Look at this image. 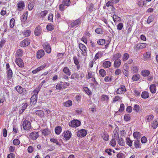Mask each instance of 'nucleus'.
<instances>
[{
	"instance_id": "1",
	"label": "nucleus",
	"mask_w": 158,
	"mask_h": 158,
	"mask_svg": "<svg viewBox=\"0 0 158 158\" xmlns=\"http://www.w3.org/2000/svg\"><path fill=\"white\" fill-rule=\"evenodd\" d=\"M81 20L79 19H78L75 20L70 21L68 23L69 24V25L72 28L74 27H77L78 26L79 24H81Z\"/></svg>"
},
{
	"instance_id": "2",
	"label": "nucleus",
	"mask_w": 158,
	"mask_h": 158,
	"mask_svg": "<svg viewBox=\"0 0 158 158\" xmlns=\"http://www.w3.org/2000/svg\"><path fill=\"white\" fill-rule=\"evenodd\" d=\"M62 135L64 138V140L67 141L70 139L72 136V133L70 131H67L64 132Z\"/></svg>"
},
{
	"instance_id": "3",
	"label": "nucleus",
	"mask_w": 158,
	"mask_h": 158,
	"mask_svg": "<svg viewBox=\"0 0 158 158\" xmlns=\"http://www.w3.org/2000/svg\"><path fill=\"white\" fill-rule=\"evenodd\" d=\"M76 133L78 137H84L86 135L87 131L85 129H82L77 131Z\"/></svg>"
},
{
	"instance_id": "4",
	"label": "nucleus",
	"mask_w": 158,
	"mask_h": 158,
	"mask_svg": "<svg viewBox=\"0 0 158 158\" xmlns=\"http://www.w3.org/2000/svg\"><path fill=\"white\" fill-rule=\"evenodd\" d=\"M147 46V44L146 43H143L141 44H135L134 47V49L136 51H138L140 49H143Z\"/></svg>"
},
{
	"instance_id": "5",
	"label": "nucleus",
	"mask_w": 158,
	"mask_h": 158,
	"mask_svg": "<svg viewBox=\"0 0 158 158\" xmlns=\"http://www.w3.org/2000/svg\"><path fill=\"white\" fill-rule=\"evenodd\" d=\"M23 126L24 129L29 130L31 127V123L29 121L25 120L23 122Z\"/></svg>"
},
{
	"instance_id": "6",
	"label": "nucleus",
	"mask_w": 158,
	"mask_h": 158,
	"mask_svg": "<svg viewBox=\"0 0 158 158\" xmlns=\"http://www.w3.org/2000/svg\"><path fill=\"white\" fill-rule=\"evenodd\" d=\"M81 123L80 121L77 120H74L69 123V125L73 127H77L79 126Z\"/></svg>"
},
{
	"instance_id": "7",
	"label": "nucleus",
	"mask_w": 158,
	"mask_h": 158,
	"mask_svg": "<svg viewBox=\"0 0 158 158\" xmlns=\"http://www.w3.org/2000/svg\"><path fill=\"white\" fill-rule=\"evenodd\" d=\"M37 100V94H34L31 97L30 100L31 105L34 106L36 103Z\"/></svg>"
},
{
	"instance_id": "8",
	"label": "nucleus",
	"mask_w": 158,
	"mask_h": 158,
	"mask_svg": "<svg viewBox=\"0 0 158 158\" xmlns=\"http://www.w3.org/2000/svg\"><path fill=\"white\" fill-rule=\"evenodd\" d=\"M39 136V132L36 131L31 132L29 135L30 138L33 140H35Z\"/></svg>"
},
{
	"instance_id": "9",
	"label": "nucleus",
	"mask_w": 158,
	"mask_h": 158,
	"mask_svg": "<svg viewBox=\"0 0 158 158\" xmlns=\"http://www.w3.org/2000/svg\"><path fill=\"white\" fill-rule=\"evenodd\" d=\"M17 10L21 11L25 7V3L23 1H20L17 4Z\"/></svg>"
},
{
	"instance_id": "10",
	"label": "nucleus",
	"mask_w": 158,
	"mask_h": 158,
	"mask_svg": "<svg viewBox=\"0 0 158 158\" xmlns=\"http://www.w3.org/2000/svg\"><path fill=\"white\" fill-rule=\"evenodd\" d=\"M79 47L82 52V54L84 56L86 55L87 53V49L85 46L82 44H80Z\"/></svg>"
},
{
	"instance_id": "11",
	"label": "nucleus",
	"mask_w": 158,
	"mask_h": 158,
	"mask_svg": "<svg viewBox=\"0 0 158 158\" xmlns=\"http://www.w3.org/2000/svg\"><path fill=\"white\" fill-rule=\"evenodd\" d=\"M30 43V40L28 38L25 39L21 42V47H25L28 46Z\"/></svg>"
},
{
	"instance_id": "12",
	"label": "nucleus",
	"mask_w": 158,
	"mask_h": 158,
	"mask_svg": "<svg viewBox=\"0 0 158 158\" xmlns=\"http://www.w3.org/2000/svg\"><path fill=\"white\" fill-rule=\"evenodd\" d=\"M43 46L44 49L47 53H49L51 52V49L49 44L47 43H44L43 45Z\"/></svg>"
},
{
	"instance_id": "13",
	"label": "nucleus",
	"mask_w": 158,
	"mask_h": 158,
	"mask_svg": "<svg viewBox=\"0 0 158 158\" xmlns=\"http://www.w3.org/2000/svg\"><path fill=\"white\" fill-rule=\"evenodd\" d=\"M22 107L19 108V114H20L22 113L26 109L27 107L28 106V104L27 103H24L22 104Z\"/></svg>"
},
{
	"instance_id": "14",
	"label": "nucleus",
	"mask_w": 158,
	"mask_h": 158,
	"mask_svg": "<svg viewBox=\"0 0 158 158\" xmlns=\"http://www.w3.org/2000/svg\"><path fill=\"white\" fill-rule=\"evenodd\" d=\"M15 62L20 67L22 68L23 67L24 64L23 60L19 58H16Z\"/></svg>"
},
{
	"instance_id": "15",
	"label": "nucleus",
	"mask_w": 158,
	"mask_h": 158,
	"mask_svg": "<svg viewBox=\"0 0 158 158\" xmlns=\"http://www.w3.org/2000/svg\"><path fill=\"white\" fill-rule=\"evenodd\" d=\"M45 52L43 50H40L37 53L36 56L38 59H40L44 55Z\"/></svg>"
},
{
	"instance_id": "16",
	"label": "nucleus",
	"mask_w": 158,
	"mask_h": 158,
	"mask_svg": "<svg viewBox=\"0 0 158 158\" xmlns=\"http://www.w3.org/2000/svg\"><path fill=\"white\" fill-rule=\"evenodd\" d=\"M42 132L43 135L46 136L49 135L50 133V131L48 128L41 130Z\"/></svg>"
},
{
	"instance_id": "17",
	"label": "nucleus",
	"mask_w": 158,
	"mask_h": 158,
	"mask_svg": "<svg viewBox=\"0 0 158 158\" xmlns=\"http://www.w3.org/2000/svg\"><path fill=\"white\" fill-rule=\"evenodd\" d=\"M126 88L125 87L123 86H121L118 88L117 90V94H122L123 92L126 91Z\"/></svg>"
},
{
	"instance_id": "18",
	"label": "nucleus",
	"mask_w": 158,
	"mask_h": 158,
	"mask_svg": "<svg viewBox=\"0 0 158 158\" xmlns=\"http://www.w3.org/2000/svg\"><path fill=\"white\" fill-rule=\"evenodd\" d=\"M140 142L139 139H135L134 140V145L136 148H140L141 146L140 145Z\"/></svg>"
},
{
	"instance_id": "19",
	"label": "nucleus",
	"mask_w": 158,
	"mask_h": 158,
	"mask_svg": "<svg viewBox=\"0 0 158 158\" xmlns=\"http://www.w3.org/2000/svg\"><path fill=\"white\" fill-rule=\"evenodd\" d=\"M6 72L7 74V78L9 80L10 79L12 76L13 73L12 70L10 69L9 68L7 70Z\"/></svg>"
},
{
	"instance_id": "20",
	"label": "nucleus",
	"mask_w": 158,
	"mask_h": 158,
	"mask_svg": "<svg viewBox=\"0 0 158 158\" xmlns=\"http://www.w3.org/2000/svg\"><path fill=\"white\" fill-rule=\"evenodd\" d=\"M121 64V60H115L114 61V65L116 68L119 67Z\"/></svg>"
},
{
	"instance_id": "21",
	"label": "nucleus",
	"mask_w": 158,
	"mask_h": 158,
	"mask_svg": "<svg viewBox=\"0 0 158 158\" xmlns=\"http://www.w3.org/2000/svg\"><path fill=\"white\" fill-rule=\"evenodd\" d=\"M111 63L110 62L108 61H104L102 64L103 66L105 68H108L111 66Z\"/></svg>"
},
{
	"instance_id": "22",
	"label": "nucleus",
	"mask_w": 158,
	"mask_h": 158,
	"mask_svg": "<svg viewBox=\"0 0 158 158\" xmlns=\"http://www.w3.org/2000/svg\"><path fill=\"white\" fill-rule=\"evenodd\" d=\"M34 32L35 35L36 36H38L40 35L41 32V30L39 26L36 28Z\"/></svg>"
},
{
	"instance_id": "23",
	"label": "nucleus",
	"mask_w": 158,
	"mask_h": 158,
	"mask_svg": "<svg viewBox=\"0 0 158 158\" xmlns=\"http://www.w3.org/2000/svg\"><path fill=\"white\" fill-rule=\"evenodd\" d=\"M35 114L40 118H42L44 116V111L41 110H36L35 111Z\"/></svg>"
},
{
	"instance_id": "24",
	"label": "nucleus",
	"mask_w": 158,
	"mask_h": 158,
	"mask_svg": "<svg viewBox=\"0 0 158 158\" xmlns=\"http://www.w3.org/2000/svg\"><path fill=\"white\" fill-rule=\"evenodd\" d=\"M113 134L114 135L112 136L113 139L117 140L119 138V134L117 132V130H116V128L113 132Z\"/></svg>"
},
{
	"instance_id": "25",
	"label": "nucleus",
	"mask_w": 158,
	"mask_h": 158,
	"mask_svg": "<svg viewBox=\"0 0 158 158\" xmlns=\"http://www.w3.org/2000/svg\"><path fill=\"white\" fill-rule=\"evenodd\" d=\"M150 74V71L147 70H142L141 71V74L143 77L148 76Z\"/></svg>"
},
{
	"instance_id": "26",
	"label": "nucleus",
	"mask_w": 158,
	"mask_h": 158,
	"mask_svg": "<svg viewBox=\"0 0 158 158\" xmlns=\"http://www.w3.org/2000/svg\"><path fill=\"white\" fill-rule=\"evenodd\" d=\"M103 53L101 51L98 52L97 53L94 58V60H97L98 58L101 57L102 56Z\"/></svg>"
},
{
	"instance_id": "27",
	"label": "nucleus",
	"mask_w": 158,
	"mask_h": 158,
	"mask_svg": "<svg viewBox=\"0 0 158 158\" xmlns=\"http://www.w3.org/2000/svg\"><path fill=\"white\" fill-rule=\"evenodd\" d=\"M63 105L66 107H69L72 105V102L71 100H68L63 103Z\"/></svg>"
},
{
	"instance_id": "28",
	"label": "nucleus",
	"mask_w": 158,
	"mask_h": 158,
	"mask_svg": "<svg viewBox=\"0 0 158 158\" xmlns=\"http://www.w3.org/2000/svg\"><path fill=\"white\" fill-rule=\"evenodd\" d=\"M150 89L152 93H155L156 91V86L155 85L152 84L150 86Z\"/></svg>"
},
{
	"instance_id": "29",
	"label": "nucleus",
	"mask_w": 158,
	"mask_h": 158,
	"mask_svg": "<svg viewBox=\"0 0 158 158\" xmlns=\"http://www.w3.org/2000/svg\"><path fill=\"white\" fill-rule=\"evenodd\" d=\"M15 89H16L19 94H21L23 93V89L21 86H16L15 87Z\"/></svg>"
},
{
	"instance_id": "30",
	"label": "nucleus",
	"mask_w": 158,
	"mask_h": 158,
	"mask_svg": "<svg viewBox=\"0 0 158 158\" xmlns=\"http://www.w3.org/2000/svg\"><path fill=\"white\" fill-rule=\"evenodd\" d=\"M133 136L134 138L136 139H139L141 137L140 133L137 131L134 133Z\"/></svg>"
},
{
	"instance_id": "31",
	"label": "nucleus",
	"mask_w": 158,
	"mask_h": 158,
	"mask_svg": "<svg viewBox=\"0 0 158 158\" xmlns=\"http://www.w3.org/2000/svg\"><path fill=\"white\" fill-rule=\"evenodd\" d=\"M140 78V75L139 74L137 73L133 76L132 79L133 81H137L139 80Z\"/></svg>"
},
{
	"instance_id": "32",
	"label": "nucleus",
	"mask_w": 158,
	"mask_h": 158,
	"mask_svg": "<svg viewBox=\"0 0 158 158\" xmlns=\"http://www.w3.org/2000/svg\"><path fill=\"white\" fill-rule=\"evenodd\" d=\"M62 131L61 127L60 126H57L55 129V131L56 134L59 135Z\"/></svg>"
},
{
	"instance_id": "33",
	"label": "nucleus",
	"mask_w": 158,
	"mask_h": 158,
	"mask_svg": "<svg viewBox=\"0 0 158 158\" xmlns=\"http://www.w3.org/2000/svg\"><path fill=\"white\" fill-rule=\"evenodd\" d=\"M23 54V51L22 50L19 49L17 50L16 51L15 55L16 57H21Z\"/></svg>"
},
{
	"instance_id": "34",
	"label": "nucleus",
	"mask_w": 158,
	"mask_h": 158,
	"mask_svg": "<svg viewBox=\"0 0 158 158\" xmlns=\"http://www.w3.org/2000/svg\"><path fill=\"white\" fill-rule=\"evenodd\" d=\"M149 96V93L146 91L143 92L141 94V97L143 98H148Z\"/></svg>"
},
{
	"instance_id": "35",
	"label": "nucleus",
	"mask_w": 158,
	"mask_h": 158,
	"mask_svg": "<svg viewBox=\"0 0 158 158\" xmlns=\"http://www.w3.org/2000/svg\"><path fill=\"white\" fill-rule=\"evenodd\" d=\"M63 72L64 73L69 76H70L71 73L69 69L67 67H65L64 68Z\"/></svg>"
},
{
	"instance_id": "36",
	"label": "nucleus",
	"mask_w": 158,
	"mask_h": 158,
	"mask_svg": "<svg viewBox=\"0 0 158 158\" xmlns=\"http://www.w3.org/2000/svg\"><path fill=\"white\" fill-rule=\"evenodd\" d=\"M152 126L153 129H156L158 126V120H156L153 121L152 123Z\"/></svg>"
},
{
	"instance_id": "37",
	"label": "nucleus",
	"mask_w": 158,
	"mask_h": 158,
	"mask_svg": "<svg viewBox=\"0 0 158 158\" xmlns=\"http://www.w3.org/2000/svg\"><path fill=\"white\" fill-rule=\"evenodd\" d=\"M102 137L103 139L105 141H107L109 139V137L108 134L106 132H104L102 135Z\"/></svg>"
},
{
	"instance_id": "38",
	"label": "nucleus",
	"mask_w": 158,
	"mask_h": 158,
	"mask_svg": "<svg viewBox=\"0 0 158 158\" xmlns=\"http://www.w3.org/2000/svg\"><path fill=\"white\" fill-rule=\"evenodd\" d=\"M126 143L129 145V146L131 147L132 145V141L131 140L130 138L127 137V138L126 140Z\"/></svg>"
},
{
	"instance_id": "39",
	"label": "nucleus",
	"mask_w": 158,
	"mask_h": 158,
	"mask_svg": "<svg viewBox=\"0 0 158 158\" xmlns=\"http://www.w3.org/2000/svg\"><path fill=\"white\" fill-rule=\"evenodd\" d=\"M99 74L102 77H104L106 74V71L103 69H101L99 71Z\"/></svg>"
},
{
	"instance_id": "40",
	"label": "nucleus",
	"mask_w": 158,
	"mask_h": 158,
	"mask_svg": "<svg viewBox=\"0 0 158 158\" xmlns=\"http://www.w3.org/2000/svg\"><path fill=\"white\" fill-rule=\"evenodd\" d=\"M113 3L112 1L111 2L110 1H108L106 3V5L107 7H109V6H111L112 7L111 9H115V8H114L113 5Z\"/></svg>"
},
{
	"instance_id": "41",
	"label": "nucleus",
	"mask_w": 158,
	"mask_h": 158,
	"mask_svg": "<svg viewBox=\"0 0 158 158\" xmlns=\"http://www.w3.org/2000/svg\"><path fill=\"white\" fill-rule=\"evenodd\" d=\"M31 31L29 30L24 31L23 32V35L25 37H28L31 34Z\"/></svg>"
},
{
	"instance_id": "42",
	"label": "nucleus",
	"mask_w": 158,
	"mask_h": 158,
	"mask_svg": "<svg viewBox=\"0 0 158 158\" xmlns=\"http://www.w3.org/2000/svg\"><path fill=\"white\" fill-rule=\"evenodd\" d=\"M109 99V97L106 95H102L101 97V99L103 101H107Z\"/></svg>"
},
{
	"instance_id": "43",
	"label": "nucleus",
	"mask_w": 158,
	"mask_h": 158,
	"mask_svg": "<svg viewBox=\"0 0 158 158\" xmlns=\"http://www.w3.org/2000/svg\"><path fill=\"white\" fill-rule=\"evenodd\" d=\"M129 55L127 53H124L123 56L122 60L123 61L127 60L129 58Z\"/></svg>"
},
{
	"instance_id": "44",
	"label": "nucleus",
	"mask_w": 158,
	"mask_h": 158,
	"mask_svg": "<svg viewBox=\"0 0 158 158\" xmlns=\"http://www.w3.org/2000/svg\"><path fill=\"white\" fill-rule=\"evenodd\" d=\"M154 19V17L153 15H151L149 17L147 20V23L149 24L152 22Z\"/></svg>"
},
{
	"instance_id": "45",
	"label": "nucleus",
	"mask_w": 158,
	"mask_h": 158,
	"mask_svg": "<svg viewBox=\"0 0 158 158\" xmlns=\"http://www.w3.org/2000/svg\"><path fill=\"white\" fill-rule=\"evenodd\" d=\"M62 3L64 6H68L70 5L71 2L70 0H64Z\"/></svg>"
},
{
	"instance_id": "46",
	"label": "nucleus",
	"mask_w": 158,
	"mask_h": 158,
	"mask_svg": "<svg viewBox=\"0 0 158 158\" xmlns=\"http://www.w3.org/2000/svg\"><path fill=\"white\" fill-rule=\"evenodd\" d=\"M97 44L99 45H103L105 43V40L102 39H100L97 41Z\"/></svg>"
},
{
	"instance_id": "47",
	"label": "nucleus",
	"mask_w": 158,
	"mask_h": 158,
	"mask_svg": "<svg viewBox=\"0 0 158 158\" xmlns=\"http://www.w3.org/2000/svg\"><path fill=\"white\" fill-rule=\"evenodd\" d=\"M46 28L48 30L51 31L53 30L54 26L52 24H50L47 26Z\"/></svg>"
},
{
	"instance_id": "48",
	"label": "nucleus",
	"mask_w": 158,
	"mask_h": 158,
	"mask_svg": "<svg viewBox=\"0 0 158 158\" xmlns=\"http://www.w3.org/2000/svg\"><path fill=\"white\" fill-rule=\"evenodd\" d=\"M117 158H125V154L122 152H119L117 155Z\"/></svg>"
},
{
	"instance_id": "49",
	"label": "nucleus",
	"mask_w": 158,
	"mask_h": 158,
	"mask_svg": "<svg viewBox=\"0 0 158 158\" xmlns=\"http://www.w3.org/2000/svg\"><path fill=\"white\" fill-rule=\"evenodd\" d=\"M154 116L152 115H149L146 117V119L148 122H150L153 119Z\"/></svg>"
},
{
	"instance_id": "50",
	"label": "nucleus",
	"mask_w": 158,
	"mask_h": 158,
	"mask_svg": "<svg viewBox=\"0 0 158 158\" xmlns=\"http://www.w3.org/2000/svg\"><path fill=\"white\" fill-rule=\"evenodd\" d=\"M139 106L138 105H135L134 106L133 110L137 112H139Z\"/></svg>"
},
{
	"instance_id": "51",
	"label": "nucleus",
	"mask_w": 158,
	"mask_h": 158,
	"mask_svg": "<svg viewBox=\"0 0 158 158\" xmlns=\"http://www.w3.org/2000/svg\"><path fill=\"white\" fill-rule=\"evenodd\" d=\"M48 13V11L47 10L42 11L40 13V15L41 17H43L46 16Z\"/></svg>"
},
{
	"instance_id": "52",
	"label": "nucleus",
	"mask_w": 158,
	"mask_h": 158,
	"mask_svg": "<svg viewBox=\"0 0 158 158\" xmlns=\"http://www.w3.org/2000/svg\"><path fill=\"white\" fill-rule=\"evenodd\" d=\"M95 31L97 33L99 34H102L103 33L102 29L100 28H97Z\"/></svg>"
},
{
	"instance_id": "53",
	"label": "nucleus",
	"mask_w": 158,
	"mask_h": 158,
	"mask_svg": "<svg viewBox=\"0 0 158 158\" xmlns=\"http://www.w3.org/2000/svg\"><path fill=\"white\" fill-rule=\"evenodd\" d=\"M34 3L32 2H30L28 5V8L30 10H31L34 6Z\"/></svg>"
},
{
	"instance_id": "54",
	"label": "nucleus",
	"mask_w": 158,
	"mask_h": 158,
	"mask_svg": "<svg viewBox=\"0 0 158 158\" xmlns=\"http://www.w3.org/2000/svg\"><path fill=\"white\" fill-rule=\"evenodd\" d=\"M113 19L114 22L118 21L120 19V17L115 15H113Z\"/></svg>"
},
{
	"instance_id": "55",
	"label": "nucleus",
	"mask_w": 158,
	"mask_h": 158,
	"mask_svg": "<svg viewBox=\"0 0 158 158\" xmlns=\"http://www.w3.org/2000/svg\"><path fill=\"white\" fill-rule=\"evenodd\" d=\"M41 87V86L39 85L38 87L36 88V89L35 90H34V91H33V93L35 94H37V95L39 92L40 91V89Z\"/></svg>"
},
{
	"instance_id": "56",
	"label": "nucleus",
	"mask_w": 158,
	"mask_h": 158,
	"mask_svg": "<svg viewBox=\"0 0 158 158\" xmlns=\"http://www.w3.org/2000/svg\"><path fill=\"white\" fill-rule=\"evenodd\" d=\"M27 18V15L26 14L23 15L21 17V20L22 22H24Z\"/></svg>"
},
{
	"instance_id": "57",
	"label": "nucleus",
	"mask_w": 158,
	"mask_h": 158,
	"mask_svg": "<svg viewBox=\"0 0 158 158\" xmlns=\"http://www.w3.org/2000/svg\"><path fill=\"white\" fill-rule=\"evenodd\" d=\"M118 143V144L121 146H123L125 144L123 139L121 138H119Z\"/></svg>"
},
{
	"instance_id": "58",
	"label": "nucleus",
	"mask_w": 158,
	"mask_h": 158,
	"mask_svg": "<svg viewBox=\"0 0 158 158\" xmlns=\"http://www.w3.org/2000/svg\"><path fill=\"white\" fill-rule=\"evenodd\" d=\"M104 80L106 82H108L111 81L112 79L110 76H107L105 77Z\"/></svg>"
},
{
	"instance_id": "59",
	"label": "nucleus",
	"mask_w": 158,
	"mask_h": 158,
	"mask_svg": "<svg viewBox=\"0 0 158 158\" xmlns=\"http://www.w3.org/2000/svg\"><path fill=\"white\" fill-rule=\"evenodd\" d=\"M130 115L129 114H126L124 116V119L126 121H129L130 119Z\"/></svg>"
},
{
	"instance_id": "60",
	"label": "nucleus",
	"mask_w": 158,
	"mask_h": 158,
	"mask_svg": "<svg viewBox=\"0 0 158 158\" xmlns=\"http://www.w3.org/2000/svg\"><path fill=\"white\" fill-rule=\"evenodd\" d=\"M132 72L133 73H136L138 72V68L137 66H135L133 67L132 69Z\"/></svg>"
},
{
	"instance_id": "61",
	"label": "nucleus",
	"mask_w": 158,
	"mask_h": 158,
	"mask_svg": "<svg viewBox=\"0 0 158 158\" xmlns=\"http://www.w3.org/2000/svg\"><path fill=\"white\" fill-rule=\"evenodd\" d=\"M123 24L122 23H119L117 26L118 30H121L123 27Z\"/></svg>"
},
{
	"instance_id": "62",
	"label": "nucleus",
	"mask_w": 158,
	"mask_h": 158,
	"mask_svg": "<svg viewBox=\"0 0 158 158\" xmlns=\"http://www.w3.org/2000/svg\"><path fill=\"white\" fill-rule=\"evenodd\" d=\"M128 70V68H126L123 71V74L126 77H128L129 75Z\"/></svg>"
},
{
	"instance_id": "63",
	"label": "nucleus",
	"mask_w": 158,
	"mask_h": 158,
	"mask_svg": "<svg viewBox=\"0 0 158 158\" xmlns=\"http://www.w3.org/2000/svg\"><path fill=\"white\" fill-rule=\"evenodd\" d=\"M116 140L113 139L110 141V144L113 147H114L116 145Z\"/></svg>"
},
{
	"instance_id": "64",
	"label": "nucleus",
	"mask_w": 158,
	"mask_h": 158,
	"mask_svg": "<svg viewBox=\"0 0 158 158\" xmlns=\"http://www.w3.org/2000/svg\"><path fill=\"white\" fill-rule=\"evenodd\" d=\"M13 144L15 145H18L20 143V141L18 139H15L13 141Z\"/></svg>"
}]
</instances>
